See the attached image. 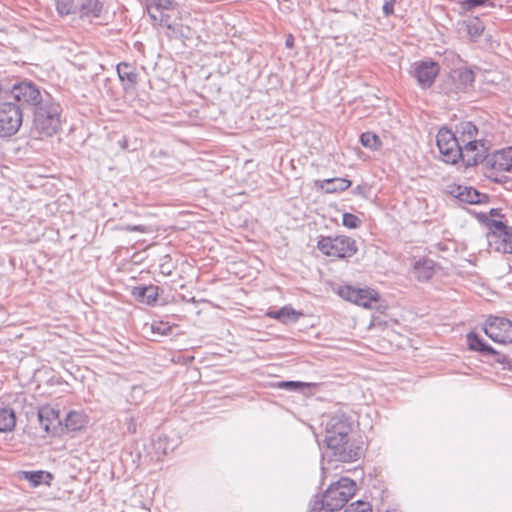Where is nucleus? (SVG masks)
<instances>
[{
    "label": "nucleus",
    "mask_w": 512,
    "mask_h": 512,
    "mask_svg": "<svg viewBox=\"0 0 512 512\" xmlns=\"http://www.w3.org/2000/svg\"><path fill=\"white\" fill-rule=\"evenodd\" d=\"M38 420L40 426L47 434L57 435L63 431V425L59 416V411L50 405H45L39 408Z\"/></svg>",
    "instance_id": "nucleus-12"
},
{
    "label": "nucleus",
    "mask_w": 512,
    "mask_h": 512,
    "mask_svg": "<svg viewBox=\"0 0 512 512\" xmlns=\"http://www.w3.org/2000/svg\"><path fill=\"white\" fill-rule=\"evenodd\" d=\"M495 236L494 239H487L489 247L497 252L507 253L512 244V231L507 236Z\"/></svg>",
    "instance_id": "nucleus-27"
},
{
    "label": "nucleus",
    "mask_w": 512,
    "mask_h": 512,
    "mask_svg": "<svg viewBox=\"0 0 512 512\" xmlns=\"http://www.w3.org/2000/svg\"><path fill=\"white\" fill-rule=\"evenodd\" d=\"M490 215L491 216H498V215H500V213H499V211L497 209L493 208V209L490 210Z\"/></svg>",
    "instance_id": "nucleus-45"
},
{
    "label": "nucleus",
    "mask_w": 512,
    "mask_h": 512,
    "mask_svg": "<svg viewBox=\"0 0 512 512\" xmlns=\"http://www.w3.org/2000/svg\"><path fill=\"white\" fill-rule=\"evenodd\" d=\"M385 2H390V4H395L396 0H385Z\"/></svg>",
    "instance_id": "nucleus-47"
},
{
    "label": "nucleus",
    "mask_w": 512,
    "mask_h": 512,
    "mask_svg": "<svg viewBox=\"0 0 512 512\" xmlns=\"http://www.w3.org/2000/svg\"><path fill=\"white\" fill-rule=\"evenodd\" d=\"M434 261L431 259H422L414 264V274L419 281H428L434 274Z\"/></svg>",
    "instance_id": "nucleus-21"
},
{
    "label": "nucleus",
    "mask_w": 512,
    "mask_h": 512,
    "mask_svg": "<svg viewBox=\"0 0 512 512\" xmlns=\"http://www.w3.org/2000/svg\"><path fill=\"white\" fill-rule=\"evenodd\" d=\"M151 331L154 334H159V335H162V336H168L172 332V326H170L169 323L163 322V321L154 322L151 325Z\"/></svg>",
    "instance_id": "nucleus-36"
},
{
    "label": "nucleus",
    "mask_w": 512,
    "mask_h": 512,
    "mask_svg": "<svg viewBox=\"0 0 512 512\" xmlns=\"http://www.w3.org/2000/svg\"><path fill=\"white\" fill-rule=\"evenodd\" d=\"M486 148L484 143L477 140H468V142L461 143V156L460 159L467 167L476 166L483 163Z\"/></svg>",
    "instance_id": "nucleus-14"
},
{
    "label": "nucleus",
    "mask_w": 512,
    "mask_h": 512,
    "mask_svg": "<svg viewBox=\"0 0 512 512\" xmlns=\"http://www.w3.org/2000/svg\"><path fill=\"white\" fill-rule=\"evenodd\" d=\"M292 43H293V39H292V38H288V39L286 40V46H287V47H291V46H292Z\"/></svg>",
    "instance_id": "nucleus-46"
},
{
    "label": "nucleus",
    "mask_w": 512,
    "mask_h": 512,
    "mask_svg": "<svg viewBox=\"0 0 512 512\" xmlns=\"http://www.w3.org/2000/svg\"><path fill=\"white\" fill-rule=\"evenodd\" d=\"M452 78L456 83L457 91H465L474 82V74L469 69H459L454 71Z\"/></svg>",
    "instance_id": "nucleus-24"
},
{
    "label": "nucleus",
    "mask_w": 512,
    "mask_h": 512,
    "mask_svg": "<svg viewBox=\"0 0 512 512\" xmlns=\"http://www.w3.org/2000/svg\"><path fill=\"white\" fill-rule=\"evenodd\" d=\"M483 164L487 169L497 172H512V147L486 154Z\"/></svg>",
    "instance_id": "nucleus-13"
},
{
    "label": "nucleus",
    "mask_w": 512,
    "mask_h": 512,
    "mask_svg": "<svg viewBox=\"0 0 512 512\" xmlns=\"http://www.w3.org/2000/svg\"><path fill=\"white\" fill-rule=\"evenodd\" d=\"M356 492V483L342 477L337 482L332 483L322 496V507L327 511H338L342 509L348 500Z\"/></svg>",
    "instance_id": "nucleus-4"
},
{
    "label": "nucleus",
    "mask_w": 512,
    "mask_h": 512,
    "mask_svg": "<svg viewBox=\"0 0 512 512\" xmlns=\"http://www.w3.org/2000/svg\"><path fill=\"white\" fill-rule=\"evenodd\" d=\"M448 193L467 204H486L490 200L488 194L481 193L471 186L453 184L448 187Z\"/></svg>",
    "instance_id": "nucleus-11"
},
{
    "label": "nucleus",
    "mask_w": 512,
    "mask_h": 512,
    "mask_svg": "<svg viewBox=\"0 0 512 512\" xmlns=\"http://www.w3.org/2000/svg\"><path fill=\"white\" fill-rule=\"evenodd\" d=\"M32 132L39 137H51L61 126L62 107L51 95L33 111Z\"/></svg>",
    "instance_id": "nucleus-2"
},
{
    "label": "nucleus",
    "mask_w": 512,
    "mask_h": 512,
    "mask_svg": "<svg viewBox=\"0 0 512 512\" xmlns=\"http://www.w3.org/2000/svg\"><path fill=\"white\" fill-rule=\"evenodd\" d=\"M159 15L157 19H159L160 21V24L165 26L167 29H173V26L172 24L170 23V17L167 13L165 12H160L158 13Z\"/></svg>",
    "instance_id": "nucleus-41"
},
{
    "label": "nucleus",
    "mask_w": 512,
    "mask_h": 512,
    "mask_svg": "<svg viewBox=\"0 0 512 512\" xmlns=\"http://www.w3.org/2000/svg\"><path fill=\"white\" fill-rule=\"evenodd\" d=\"M104 4L100 0H81L78 8L79 17L92 20L101 17Z\"/></svg>",
    "instance_id": "nucleus-16"
},
{
    "label": "nucleus",
    "mask_w": 512,
    "mask_h": 512,
    "mask_svg": "<svg viewBox=\"0 0 512 512\" xmlns=\"http://www.w3.org/2000/svg\"><path fill=\"white\" fill-rule=\"evenodd\" d=\"M491 352L492 353H488L487 356L484 357L487 361H489L492 365L500 364L503 370H512L511 363L505 354L494 349L493 347H491Z\"/></svg>",
    "instance_id": "nucleus-30"
},
{
    "label": "nucleus",
    "mask_w": 512,
    "mask_h": 512,
    "mask_svg": "<svg viewBox=\"0 0 512 512\" xmlns=\"http://www.w3.org/2000/svg\"><path fill=\"white\" fill-rule=\"evenodd\" d=\"M440 72V66L432 60L419 61L414 64L413 76L418 85L427 89L430 88Z\"/></svg>",
    "instance_id": "nucleus-10"
},
{
    "label": "nucleus",
    "mask_w": 512,
    "mask_h": 512,
    "mask_svg": "<svg viewBox=\"0 0 512 512\" xmlns=\"http://www.w3.org/2000/svg\"><path fill=\"white\" fill-rule=\"evenodd\" d=\"M461 136L458 137L460 139V143L468 142V140H476V136L478 134V128L472 122H463L460 125Z\"/></svg>",
    "instance_id": "nucleus-33"
},
{
    "label": "nucleus",
    "mask_w": 512,
    "mask_h": 512,
    "mask_svg": "<svg viewBox=\"0 0 512 512\" xmlns=\"http://www.w3.org/2000/svg\"><path fill=\"white\" fill-rule=\"evenodd\" d=\"M139 411L136 407L128 408L122 412L121 423L125 431L129 434L137 432V420L139 419Z\"/></svg>",
    "instance_id": "nucleus-23"
},
{
    "label": "nucleus",
    "mask_w": 512,
    "mask_h": 512,
    "mask_svg": "<svg viewBox=\"0 0 512 512\" xmlns=\"http://www.w3.org/2000/svg\"><path fill=\"white\" fill-rule=\"evenodd\" d=\"M466 30L470 40L475 42L482 35L484 31V24L479 18H473L466 22Z\"/></svg>",
    "instance_id": "nucleus-31"
},
{
    "label": "nucleus",
    "mask_w": 512,
    "mask_h": 512,
    "mask_svg": "<svg viewBox=\"0 0 512 512\" xmlns=\"http://www.w3.org/2000/svg\"><path fill=\"white\" fill-rule=\"evenodd\" d=\"M342 223L345 227L350 229H356L361 226L362 221L352 213H344Z\"/></svg>",
    "instance_id": "nucleus-37"
},
{
    "label": "nucleus",
    "mask_w": 512,
    "mask_h": 512,
    "mask_svg": "<svg viewBox=\"0 0 512 512\" xmlns=\"http://www.w3.org/2000/svg\"><path fill=\"white\" fill-rule=\"evenodd\" d=\"M23 123V112L13 102L0 103V137L9 138L15 135Z\"/></svg>",
    "instance_id": "nucleus-6"
},
{
    "label": "nucleus",
    "mask_w": 512,
    "mask_h": 512,
    "mask_svg": "<svg viewBox=\"0 0 512 512\" xmlns=\"http://www.w3.org/2000/svg\"><path fill=\"white\" fill-rule=\"evenodd\" d=\"M316 386L315 383L301 382V381H278L272 384V387L283 389L287 391H302L306 388Z\"/></svg>",
    "instance_id": "nucleus-29"
},
{
    "label": "nucleus",
    "mask_w": 512,
    "mask_h": 512,
    "mask_svg": "<svg viewBox=\"0 0 512 512\" xmlns=\"http://www.w3.org/2000/svg\"><path fill=\"white\" fill-rule=\"evenodd\" d=\"M173 9V2L171 0H154L148 7V12L153 20H157L156 13L165 12Z\"/></svg>",
    "instance_id": "nucleus-32"
},
{
    "label": "nucleus",
    "mask_w": 512,
    "mask_h": 512,
    "mask_svg": "<svg viewBox=\"0 0 512 512\" xmlns=\"http://www.w3.org/2000/svg\"><path fill=\"white\" fill-rule=\"evenodd\" d=\"M86 423L85 416L81 412L70 411L65 418L63 430L77 431L84 427Z\"/></svg>",
    "instance_id": "nucleus-26"
},
{
    "label": "nucleus",
    "mask_w": 512,
    "mask_h": 512,
    "mask_svg": "<svg viewBox=\"0 0 512 512\" xmlns=\"http://www.w3.org/2000/svg\"><path fill=\"white\" fill-rule=\"evenodd\" d=\"M466 343L469 350L478 352L481 357L487 356L491 352V345L486 343L477 333L471 331L466 335Z\"/></svg>",
    "instance_id": "nucleus-20"
},
{
    "label": "nucleus",
    "mask_w": 512,
    "mask_h": 512,
    "mask_svg": "<svg viewBox=\"0 0 512 512\" xmlns=\"http://www.w3.org/2000/svg\"><path fill=\"white\" fill-rule=\"evenodd\" d=\"M55 6L61 16L69 15L76 10L73 0H55Z\"/></svg>",
    "instance_id": "nucleus-35"
},
{
    "label": "nucleus",
    "mask_w": 512,
    "mask_h": 512,
    "mask_svg": "<svg viewBox=\"0 0 512 512\" xmlns=\"http://www.w3.org/2000/svg\"><path fill=\"white\" fill-rule=\"evenodd\" d=\"M317 248L324 255L339 259L350 258L354 256L358 247L356 241L348 236H327L321 237L317 242Z\"/></svg>",
    "instance_id": "nucleus-5"
},
{
    "label": "nucleus",
    "mask_w": 512,
    "mask_h": 512,
    "mask_svg": "<svg viewBox=\"0 0 512 512\" xmlns=\"http://www.w3.org/2000/svg\"><path fill=\"white\" fill-rule=\"evenodd\" d=\"M116 70L125 90L136 85L138 81V73L132 64L128 62H121L116 66Z\"/></svg>",
    "instance_id": "nucleus-17"
},
{
    "label": "nucleus",
    "mask_w": 512,
    "mask_h": 512,
    "mask_svg": "<svg viewBox=\"0 0 512 512\" xmlns=\"http://www.w3.org/2000/svg\"><path fill=\"white\" fill-rule=\"evenodd\" d=\"M338 294L341 298L365 308L371 307L373 302L379 300V294L375 290L354 288L352 286L340 287Z\"/></svg>",
    "instance_id": "nucleus-9"
},
{
    "label": "nucleus",
    "mask_w": 512,
    "mask_h": 512,
    "mask_svg": "<svg viewBox=\"0 0 512 512\" xmlns=\"http://www.w3.org/2000/svg\"><path fill=\"white\" fill-rule=\"evenodd\" d=\"M11 96L21 109L33 111L41 105L51 94L30 80L15 83L11 88Z\"/></svg>",
    "instance_id": "nucleus-3"
},
{
    "label": "nucleus",
    "mask_w": 512,
    "mask_h": 512,
    "mask_svg": "<svg viewBox=\"0 0 512 512\" xmlns=\"http://www.w3.org/2000/svg\"><path fill=\"white\" fill-rule=\"evenodd\" d=\"M489 2V4L491 6H493V3L490 2V0H463L461 2V7L465 10V11H470V10H473L477 7H480V6H483V5H486L487 3Z\"/></svg>",
    "instance_id": "nucleus-39"
},
{
    "label": "nucleus",
    "mask_w": 512,
    "mask_h": 512,
    "mask_svg": "<svg viewBox=\"0 0 512 512\" xmlns=\"http://www.w3.org/2000/svg\"><path fill=\"white\" fill-rule=\"evenodd\" d=\"M437 146L442 160L448 164H455L461 156V143L450 129L441 128L436 137Z\"/></svg>",
    "instance_id": "nucleus-7"
},
{
    "label": "nucleus",
    "mask_w": 512,
    "mask_h": 512,
    "mask_svg": "<svg viewBox=\"0 0 512 512\" xmlns=\"http://www.w3.org/2000/svg\"><path fill=\"white\" fill-rule=\"evenodd\" d=\"M158 291L159 287L155 285L135 286L132 295L138 302L152 305L159 296Z\"/></svg>",
    "instance_id": "nucleus-18"
},
{
    "label": "nucleus",
    "mask_w": 512,
    "mask_h": 512,
    "mask_svg": "<svg viewBox=\"0 0 512 512\" xmlns=\"http://www.w3.org/2000/svg\"><path fill=\"white\" fill-rule=\"evenodd\" d=\"M485 223L489 229L487 233V239H494L495 235L507 236V233H511L512 227L507 226L500 220L489 219L486 217Z\"/></svg>",
    "instance_id": "nucleus-25"
},
{
    "label": "nucleus",
    "mask_w": 512,
    "mask_h": 512,
    "mask_svg": "<svg viewBox=\"0 0 512 512\" xmlns=\"http://www.w3.org/2000/svg\"><path fill=\"white\" fill-rule=\"evenodd\" d=\"M344 512H372V509L368 502L358 500L347 506Z\"/></svg>",
    "instance_id": "nucleus-38"
},
{
    "label": "nucleus",
    "mask_w": 512,
    "mask_h": 512,
    "mask_svg": "<svg viewBox=\"0 0 512 512\" xmlns=\"http://www.w3.org/2000/svg\"><path fill=\"white\" fill-rule=\"evenodd\" d=\"M325 443L335 461L354 462L362 455V447L352 439V422L344 413H336L325 422Z\"/></svg>",
    "instance_id": "nucleus-1"
},
{
    "label": "nucleus",
    "mask_w": 512,
    "mask_h": 512,
    "mask_svg": "<svg viewBox=\"0 0 512 512\" xmlns=\"http://www.w3.org/2000/svg\"><path fill=\"white\" fill-rule=\"evenodd\" d=\"M16 424V416L12 409H0V432L10 431Z\"/></svg>",
    "instance_id": "nucleus-28"
},
{
    "label": "nucleus",
    "mask_w": 512,
    "mask_h": 512,
    "mask_svg": "<svg viewBox=\"0 0 512 512\" xmlns=\"http://www.w3.org/2000/svg\"><path fill=\"white\" fill-rule=\"evenodd\" d=\"M366 187L365 186H362V185H358L356 186L355 188H353L352 190V194L354 195H361V196H366Z\"/></svg>",
    "instance_id": "nucleus-43"
},
{
    "label": "nucleus",
    "mask_w": 512,
    "mask_h": 512,
    "mask_svg": "<svg viewBox=\"0 0 512 512\" xmlns=\"http://www.w3.org/2000/svg\"><path fill=\"white\" fill-rule=\"evenodd\" d=\"M322 509H325V507H322V499H321L320 501L317 500L313 503L310 511L311 512H320Z\"/></svg>",
    "instance_id": "nucleus-44"
},
{
    "label": "nucleus",
    "mask_w": 512,
    "mask_h": 512,
    "mask_svg": "<svg viewBox=\"0 0 512 512\" xmlns=\"http://www.w3.org/2000/svg\"><path fill=\"white\" fill-rule=\"evenodd\" d=\"M22 478L27 480L32 487H37L40 484L50 485L53 476L48 471L38 470V471H22Z\"/></svg>",
    "instance_id": "nucleus-22"
},
{
    "label": "nucleus",
    "mask_w": 512,
    "mask_h": 512,
    "mask_svg": "<svg viewBox=\"0 0 512 512\" xmlns=\"http://www.w3.org/2000/svg\"><path fill=\"white\" fill-rule=\"evenodd\" d=\"M382 10H383V14L386 17H389V16H391L394 13V5L390 4V2H385L384 1L383 6H382Z\"/></svg>",
    "instance_id": "nucleus-42"
},
{
    "label": "nucleus",
    "mask_w": 512,
    "mask_h": 512,
    "mask_svg": "<svg viewBox=\"0 0 512 512\" xmlns=\"http://www.w3.org/2000/svg\"><path fill=\"white\" fill-rule=\"evenodd\" d=\"M361 144L369 149L378 150L382 143L378 135L373 132H364L360 135Z\"/></svg>",
    "instance_id": "nucleus-34"
},
{
    "label": "nucleus",
    "mask_w": 512,
    "mask_h": 512,
    "mask_svg": "<svg viewBox=\"0 0 512 512\" xmlns=\"http://www.w3.org/2000/svg\"><path fill=\"white\" fill-rule=\"evenodd\" d=\"M122 229L125 231H129V232H140V233L151 232L150 228L145 225H126Z\"/></svg>",
    "instance_id": "nucleus-40"
},
{
    "label": "nucleus",
    "mask_w": 512,
    "mask_h": 512,
    "mask_svg": "<svg viewBox=\"0 0 512 512\" xmlns=\"http://www.w3.org/2000/svg\"><path fill=\"white\" fill-rule=\"evenodd\" d=\"M351 184L352 182L346 178H329L315 181V186L327 194L345 191Z\"/></svg>",
    "instance_id": "nucleus-15"
},
{
    "label": "nucleus",
    "mask_w": 512,
    "mask_h": 512,
    "mask_svg": "<svg viewBox=\"0 0 512 512\" xmlns=\"http://www.w3.org/2000/svg\"><path fill=\"white\" fill-rule=\"evenodd\" d=\"M266 315L269 318L276 319L283 324L296 322L302 314L290 306H284L278 310H269Z\"/></svg>",
    "instance_id": "nucleus-19"
},
{
    "label": "nucleus",
    "mask_w": 512,
    "mask_h": 512,
    "mask_svg": "<svg viewBox=\"0 0 512 512\" xmlns=\"http://www.w3.org/2000/svg\"><path fill=\"white\" fill-rule=\"evenodd\" d=\"M484 332L494 342L512 343V321L507 318H489L485 323Z\"/></svg>",
    "instance_id": "nucleus-8"
}]
</instances>
